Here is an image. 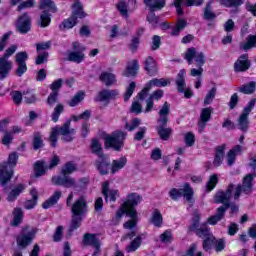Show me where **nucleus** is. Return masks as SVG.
I'll list each match as a JSON object with an SVG mask.
<instances>
[{"label": "nucleus", "instance_id": "obj_20", "mask_svg": "<svg viewBox=\"0 0 256 256\" xmlns=\"http://www.w3.org/2000/svg\"><path fill=\"white\" fill-rule=\"evenodd\" d=\"M213 113L212 107H206L201 110L199 121H198V131L199 133H203L205 127H207V123L211 121V115Z\"/></svg>", "mask_w": 256, "mask_h": 256}, {"label": "nucleus", "instance_id": "obj_25", "mask_svg": "<svg viewBox=\"0 0 256 256\" xmlns=\"http://www.w3.org/2000/svg\"><path fill=\"white\" fill-rule=\"evenodd\" d=\"M82 243L85 246L94 247V249H101V241H99L97 234H84Z\"/></svg>", "mask_w": 256, "mask_h": 256}, {"label": "nucleus", "instance_id": "obj_37", "mask_svg": "<svg viewBox=\"0 0 256 256\" xmlns=\"http://www.w3.org/2000/svg\"><path fill=\"white\" fill-rule=\"evenodd\" d=\"M139 71V62L137 60H132L128 63L126 71L123 73L124 77H135Z\"/></svg>", "mask_w": 256, "mask_h": 256}, {"label": "nucleus", "instance_id": "obj_5", "mask_svg": "<svg viewBox=\"0 0 256 256\" xmlns=\"http://www.w3.org/2000/svg\"><path fill=\"white\" fill-rule=\"evenodd\" d=\"M249 166L253 169V174H247L244 177L242 185H237L234 193V199L235 201H239V198L241 197V193H245V195H249L251 191H253V179L256 177V156H254Z\"/></svg>", "mask_w": 256, "mask_h": 256}, {"label": "nucleus", "instance_id": "obj_52", "mask_svg": "<svg viewBox=\"0 0 256 256\" xmlns=\"http://www.w3.org/2000/svg\"><path fill=\"white\" fill-rule=\"evenodd\" d=\"M75 171H77V165H75L74 162H67L64 167H62L61 169V174L63 175V177L67 176V175H71L73 173H75Z\"/></svg>", "mask_w": 256, "mask_h": 256}, {"label": "nucleus", "instance_id": "obj_54", "mask_svg": "<svg viewBox=\"0 0 256 256\" xmlns=\"http://www.w3.org/2000/svg\"><path fill=\"white\" fill-rule=\"evenodd\" d=\"M151 222L155 227H161V225H163V215L158 209L154 210L152 213Z\"/></svg>", "mask_w": 256, "mask_h": 256}, {"label": "nucleus", "instance_id": "obj_21", "mask_svg": "<svg viewBox=\"0 0 256 256\" xmlns=\"http://www.w3.org/2000/svg\"><path fill=\"white\" fill-rule=\"evenodd\" d=\"M137 2L135 0H120L117 4V9L122 17H128L129 11H135Z\"/></svg>", "mask_w": 256, "mask_h": 256}, {"label": "nucleus", "instance_id": "obj_10", "mask_svg": "<svg viewBox=\"0 0 256 256\" xmlns=\"http://www.w3.org/2000/svg\"><path fill=\"white\" fill-rule=\"evenodd\" d=\"M127 132L114 131L111 135L106 136L104 140L105 147H111L114 151H121L125 146Z\"/></svg>", "mask_w": 256, "mask_h": 256}, {"label": "nucleus", "instance_id": "obj_44", "mask_svg": "<svg viewBox=\"0 0 256 256\" xmlns=\"http://www.w3.org/2000/svg\"><path fill=\"white\" fill-rule=\"evenodd\" d=\"M13 220L11 222L12 227H19L23 223V210L21 208H15L13 211Z\"/></svg>", "mask_w": 256, "mask_h": 256}, {"label": "nucleus", "instance_id": "obj_16", "mask_svg": "<svg viewBox=\"0 0 256 256\" xmlns=\"http://www.w3.org/2000/svg\"><path fill=\"white\" fill-rule=\"evenodd\" d=\"M29 59V54L27 52L22 51L18 52L15 55V63L17 65V68L15 70V73L17 77H23L25 73H27V60Z\"/></svg>", "mask_w": 256, "mask_h": 256}, {"label": "nucleus", "instance_id": "obj_23", "mask_svg": "<svg viewBox=\"0 0 256 256\" xmlns=\"http://www.w3.org/2000/svg\"><path fill=\"white\" fill-rule=\"evenodd\" d=\"M250 68L251 61L249 60V55L247 54H242L234 63V71H236V73L248 71Z\"/></svg>", "mask_w": 256, "mask_h": 256}, {"label": "nucleus", "instance_id": "obj_57", "mask_svg": "<svg viewBox=\"0 0 256 256\" xmlns=\"http://www.w3.org/2000/svg\"><path fill=\"white\" fill-rule=\"evenodd\" d=\"M23 99L28 105L37 102V96L31 90H26L23 92Z\"/></svg>", "mask_w": 256, "mask_h": 256}, {"label": "nucleus", "instance_id": "obj_50", "mask_svg": "<svg viewBox=\"0 0 256 256\" xmlns=\"http://www.w3.org/2000/svg\"><path fill=\"white\" fill-rule=\"evenodd\" d=\"M48 166H45V162L43 161H37L34 164V173L36 177H43L45 175V171H47Z\"/></svg>", "mask_w": 256, "mask_h": 256}, {"label": "nucleus", "instance_id": "obj_41", "mask_svg": "<svg viewBox=\"0 0 256 256\" xmlns=\"http://www.w3.org/2000/svg\"><path fill=\"white\" fill-rule=\"evenodd\" d=\"M144 3L150 11H157V9L165 7V0H144Z\"/></svg>", "mask_w": 256, "mask_h": 256}, {"label": "nucleus", "instance_id": "obj_26", "mask_svg": "<svg viewBox=\"0 0 256 256\" xmlns=\"http://www.w3.org/2000/svg\"><path fill=\"white\" fill-rule=\"evenodd\" d=\"M171 113V104L169 102H164L162 107L160 108L158 115V123H161L162 125H167L169 123V114Z\"/></svg>", "mask_w": 256, "mask_h": 256}, {"label": "nucleus", "instance_id": "obj_9", "mask_svg": "<svg viewBox=\"0 0 256 256\" xmlns=\"http://www.w3.org/2000/svg\"><path fill=\"white\" fill-rule=\"evenodd\" d=\"M200 220L201 214L198 211H194L192 217V224L189 227V231H192V233H195V235H197V237H200L201 239L213 237V234H211V230L209 229V227H207V224H199Z\"/></svg>", "mask_w": 256, "mask_h": 256}, {"label": "nucleus", "instance_id": "obj_8", "mask_svg": "<svg viewBox=\"0 0 256 256\" xmlns=\"http://www.w3.org/2000/svg\"><path fill=\"white\" fill-rule=\"evenodd\" d=\"M85 17H87V14H85V11H83V4L76 1L72 5L71 17L62 22L60 29H73V27L77 25V19H85Z\"/></svg>", "mask_w": 256, "mask_h": 256}, {"label": "nucleus", "instance_id": "obj_3", "mask_svg": "<svg viewBox=\"0 0 256 256\" xmlns=\"http://www.w3.org/2000/svg\"><path fill=\"white\" fill-rule=\"evenodd\" d=\"M17 161H19V154L12 152L9 154L7 162L0 164V185H2L4 189L7 188V183H9L13 177V169L17 167Z\"/></svg>", "mask_w": 256, "mask_h": 256}, {"label": "nucleus", "instance_id": "obj_63", "mask_svg": "<svg viewBox=\"0 0 256 256\" xmlns=\"http://www.w3.org/2000/svg\"><path fill=\"white\" fill-rule=\"evenodd\" d=\"M11 33L12 32H6L1 38H0V53L2 51H5V47L9 45V39H11Z\"/></svg>", "mask_w": 256, "mask_h": 256}, {"label": "nucleus", "instance_id": "obj_45", "mask_svg": "<svg viewBox=\"0 0 256 256\" xmlns=\"http://www.w3.org/2000/svg\"><path fill=\"white\" fill-rule=\"evenodd\" d=\"M65 111V105L63 103H57V105L54 107V110L51 114V119L54 123H57L59 121V117H61V114H63Z\"/></svg>", "mask_w": 256, "mask_h": 256}, {"label": "nucleus", "instance_id": "obj_38", "mask_svg": "<svg viewBox=\"0 0 256 256\" xmlns=\"http://www.w3.org/2000/svg\"><path fill=\"white\" fill-rule=\"evenodd\" d=\"M242 147L240 145H236L233 149H231L227 154V165L231 167L235 164V159L237 155H241Z\"/></svg>", "mask_w": 256, "mask_h": 256}, {"label": "nucleus", "instance_id": "obj_60", "mask_svg": "<svg viewBox=\"0 0 256 256\" xmlns=\"http://www.w3.org/2000/svg\"><path fill=\"white\" fill-rule=\"evenodd\" d=\"M217 183H219V176L217 174H213L210 176L206 184L207 191H213L214 187H217Z\"/></svg>", "mask_w": 256, "mask_h": 256}, {"label": "nucleus", "instance_id": "obj_30", "mask_svg": "<svg viewBox=\"0 0 256 256\" xmlns=\"http://www.w3.org/2000/svg\"><path fill=\"white\" fill-rule=\"evenodd\" d=\"M227 212V207H219L216 210V214L209 217L207 220L208 225H217L219 221L225 217V213Z\"/></svg>", "mask_w": 256, "mask_h": 256}, {"label": "nucleus", "instance_id": "obj_17", "mask_svg": "<svg viewBox=\"0 0 256 256\" xmlns=\"http://www.w3.org/2000/svg\"><path fill=\"white\" fill-rule=\"evenodd\" d=\"M233 189H235L234 184L228 185L226 191H219L216 193L215 201L216 203H223L224 205L220 207H226V211L231 206V197L233 196Z\"/></svg>", "mask_w": 256, "mask_h": 256}, {"label": "nucleus", "instance_id": "obj_56", "mask_svg": "<svg viewBox=\"0 0 256 256\" xmlns=\"http://www.w3.org/2000/svg\"><path fill=\"white\" fill-rule=\"evenodd\" d=\"M217 96V87H212L204 98V105H211L213 99Z\"/></svg>", "mask_w": 256, "mask_h": 256}, {"label": "nucleus", "instance_id": "obj_12", "mask_svg": "<svg viewBox=\"0 0 256 256\" xmlns=\"http://www.w3.org/2000/svg\"><path fill=\"white\" fill-rule=\"evenodd\" d=\"M256 99L253 98L246 107H244L242 114L238 118V129L240 131H243L244 133H247L249 131V113L253 111V108L255 107Z\"/></svg>", "mask_w": 256, "mask_h": 256}, {"label": "nucleus", "instance_id": "obj_34", "mask_svg": "<svg viewBox=\"0 0 256 256\" xmlns=\"http://www.w3.org/2000/svg\"><path fill=\"white\" fill-rule=\"evenodd\" d=\"M25 191L24 184H18L16 187H14L7 196V201L9 203H13V201H16L17 197L21 195Z\"/></svg>", "mask_w": 256, "mask_h": 256}, {"label": "nucleus", "instance_id": "obj_27", "mask_svg": "<svg viewBox=\"0 0 256 256\" xmlns=\"http://www.w3.org/2000/svg\"><path fill=\"white\" fill-rule=\"evenodd\" d=\"M13 69V62L10 60H5V58H0V81H4L9 77V73Z\"/></svg>", "mask_w": 256, "mask_h": 256}, {"label": "nucleus", "instance_id": "obj_7", "mask_svg": "<svg viewBox=\"0 0 256 256\" xmlns=\"http://www.w3.org/2000/svg\"><path fill=\"white\" fill-rule=\"evenodd\" d=\"M37 235V228L31 226H25L16 236V245L18 249H27L31 243L35 240Z\"/></svg>", "mask_w": 256, "mask_h": 256}, {"label": "nucleus", "instance_id": "obj_35", "mask_svg": "<svg viewBox=\"0 0 256 256\" xmlns=\"http://www.w3.org/2000/svg\"><path fill=\"white\" fill-rule=\"evenodd\" d=\"M125 165H127L126 157H120L119 159L113 160L111 164V174L115 175V173H118V171L124 169Z\"/></svg>", "mask_w": 256, "mask_h": 256}, {"label": "nucleus", "instance_id": "obj_48", "mask_svg": "<svg viewBox=\"0 0 256 256\" xmlns=\"http://www.w3.org/2000/svg\"><path fill=\"white\" fill-rule=\"evenodd\" d=\"M246 41V43L240 44V49H242L243 51H249V49H253V47H256V35H249Z\"/></svg>", "mask_w": 256, "mask_h": 256}, {"label": "nucleus", "instance_id": "obj_24", "mask_svg": "<svg viewBox=\"0 0 256 256\" xmlns=\"http://www.w3.org/2000/svg\"><path fill=\"white\" fill-rule=\"evenodd\" d=\"M102 195L105 197V201H111L115 203L117 201V197H119V190H111L109 189V181H105L102 184Z\"/></svg>", "mask_w": 256, "mask_h": 256}, {"label": "nucleus", "instance_id": "obj_36", "mask_svg": "<svg viewBox=\"0 0 256 256\" xmlns=\"http://www.w3.org/2000/svg\"><path fill=\"white\" fill-rule=\"evenodd\" d=\"M99 80L106 85V87H111L114 83H117V78L115 74L111 72H102L100 74Z\"/></svg>", "mask_w": 256, "mask_h": 256}, {"label": "nucleus", "instance_id": "obj_33", "mask_svg": "<svg viewBox=\"0 0 256 256\" xmlns=\"http://www.w3.org/2000/svg\"><path fill=\"white\" fill-rule=\"evenodd\" d=\"M111 164L107 161V158L104 156L100 158V160H96L95 166L97 171H99L100 175H108L109 173V166Z\"/></svg>", "mask_w": 256, "mask_h": 256}, {"label": "nucleus", "instance_id": "obj_40", "mask_svg": "<svg viewBox=\"0 0 256 256\" xmlns=\"http://www.w3.org/2000/svg\"><path fill=\"white\" fill-rule=\"evenodd\" d=\"M30 195L32 196V199L27 200L24 203V207L26 209H35V207L37 205V199H39V193L37 192V190L35 188H33L30 191Z\"/></svg>", "mask_w": 256, "mask_h": 256}, {"label": "nucleus", "instance_id": "obj_55", "mask_svg": "<svg viewBox=\"0 0 256 256\" xmlns=\"http://www.w3.org/2000/svg\"><path fill=\"white\" fill-rule=\"evenodd\" d=\"M245 3V0H220V5H223L224 7H241Z\"/></svg>", "mask_w": 256, "mask_h": 256}, {"label": "nucleus", "instance_id": "obj_42", "mask_svg": "<svg viewBox=\"0 0 256 256\" xmlns=\"http://www.w3.org/2000/svg\"><path fill=\"white\" fill-rule=\"evenodd\" d=\"M224 157H225V144L216 147L214 165H216V167H219V165L223 163Z\"/></svg>", "mask_w": 256, "mask_h": 256}, {"label": "nucleus", "instance_id": "obj_46", "mask_svg": "<svg viewBox=\"0 0 256 256\" xmlns=\"http://www.w3.org/2000/svg\"><path fill=\"white\" fill-rule=\"evenodd\" d=\"M187 27V20L180 18L178 19L175 27L173 28L171 35L174 37H177L181 31H183V29H185Z\"/></svg>", "mask_w": 256, "mask_h": 256}, {"label": "nucleus", "instance_id": "obj_29", "mask_svg": "<svg viewBox=\"0 0 256 256\" xmlns=\"http://www.w3.org/2000/svg\"><path fill=\"white\" fill-rule=\"evenodd\" d=\"M156 131L162 141H169V138L173 135V129L167 128V124L158 123Z\"/></svg>", "mask_w": 256, "mask_h": 256}, {"label": "nucleus", "instance_id": "obj_47", "mask_svg": "<svg viewBox=\"0 0 256 256\" xmlns=\"http://www.w3.org/2000/svg\"><path fill=\"white\" fill-rule=\"evenodd\" d=\"M203 19L205 21H215L217 19V14L213 12V9L211 8V3H207L204 8Z\"/></svg>", "mask_w": 256, "mask_h": 256}, {"label": "nucleus", "instance_id": "obj_11", "mask_svg": "<svg viewBox=\"0 0 256 256\" xmlns=\"http://www.w3.org/2000/svg\"><path fill=\"white\" fill-rule=\"evenodd\" d=\"M72 49L68 50L66 61H71L72 63H83L85 59V46L81 45L79 42L72 43Z\"/></svg>", "mask_w": 256, "mask_h": 256}, {"label": "nucleus", "instance_id": "obj_14", "mask_svg": "<svg viewBox=\"0 0 256 256\" xmlns=\"http://www.w3.org/2000/svg\"><path fill=\"white\" fill-rule=\"evenodd\" d=\"M184 59H186L188 65H191L193 63V59H195L197 67L204 66L207 61L205 54L203 52L197 53V49L195 47H191L186 50Z\"/></svg>", "mask_w": 256, "mask_h": 256}, {"label": "nucleus", "instance_id": "obj_4", "mask_svg": "<svg viewBox=\"0 0 256 256\" xmlns=\"http://www.w3.org/2000/svg\"><path fill=\"white\" fill-rule=\"evenodd\" d=\"M58 135H62V141H65V143H71L73 141L75 129L71 128V120L66 121L61 127L56 126L51 129L49 137L51 147H57Z\"/></svg>", "mask_w": 256, "mask_h": 256}, {"label": "nucleus", "instance_id": "obj_39", "mask_svg": "<svg viewBox=\"0 0 256 256\" xmlns=\"http://www.w3.org/2000/svg\"><path fill=\"white\" fill-rule=\"evenodd\" d=\"M91 151L94 153V155H97L99 159H103V157H105V154H103V146L97 139L92 140Z\"/></svg>", "mask_w": 256, "mask_h": 256}, {"label": "nucleus", "instance_id": "obj_61", "mask_svg": "<svg viewBox=\"0 0 256 256\" xmlns=\"http://www.w3.org/2000/svg\"><path fill=\"white\" fill-rule=\"evenodd\" d=\"M148 23H150V25H152V27H157V25H159V17L157 15H155V11L150 10L147 17H146Z\"/></svg>", "mask_w": 256, "mask_h": 256}, {"label": "nucleus", "instance_id": "obj_59", "mask_svg": "<svg viewBox=\"0 0 256 256\" xmlns=\"http://www.w3.org/2000/svg\"><path fill=\"white\" fill-rule=\"evenodd\" d=\"M89 183V179L81 178L78 182H75L74 191L77 193H81L84 189H87V185Z\"/></svg>", "mask_w": 256, "mask_h": 256}, {"label": "nucleus", "instance_id": "obj_32", "mask_svg": "<svg viewBox=\"0 0 256 256\" xmlns=\"http://www.w3.org/2000/svg\"><path fill=\"white\" fill-rule=\"evenodd\" d=\"M144 69L147 71L148 75H156L157 74V61L155 58L148 56L144 62Z\"/></svg>", "mask_w": 256, "mask_h": 256}, {"label": "nucleus", "instance_id": "obj_13", "mask_svg": "<svg viewBox=\"0 0 256 256\" xmlns=\"http://www.w3.org/2000/svg\"><path fill=\"white\" fill-rule=\"evenodd\" d=\"M193 195H194L193 188H191V184L189 183H185L183 188H180V189L173 188L170 190V197L174 201H177L179 197H183L184 199H186V201L191 203V201H193Z\"/></svg>", "mask_w": 256, "mask_h": 256}, {"label": "nucleus", "instance_id": "obj_49", "mask_svg": "<svg viewBox=\"0 0 256 256\" xmlns=\"http://www.w3.org/2000/svg\"><path fill=\"white\" fill-rule=\"evenodd\" d=\"M43 143V135H41L39 132H35L32 140V147L34 151H38V149H41L44 147Z\"/></svg>", "mask_w": 256, "mask_h": 256}, {"label": "nucleus", "instance_id": "obj_28", "mask_svg": "<svg viewBox=\"0 0 256 256\" xmlns=\"http://www.w3.org/2000/svg\"><path fill=\"white\" fill-rule=\"evenodd\" d=\"M163 95L164 93L161 89H158L150 94L149 98L146 100L145 113H150V111H153V106L155 105L153 101H159V99L163 98Z\"/></svg>", "mask_w": 256, "mask_h": 256}, {"label": "nucleus", "instance_id": "obj_18", "mask_svg": "<svg viewBox=\"0 0 256 256\" xmlns=\"http://www.w3.org/2000/svg\"><path fill=\"white\" fill-rule=\"evenodd\" d=\"M168 82L164 78L161 79H152L150 80L146 86L138 93L137 97L140 101L145 100V97L149 95V91H151V87H167Z\"/></svg>", "mask_w": 256, "mask_h": 256}, {"label": "nucleus", "instance_id": "obj_22", "mask_svg": "<svg viewBox=\"0 0 256 256\" xmlns=\"http://www.w3.org/2000/svg\"><path fill=\"white\" fill-rule=\"evenodd\" d=\"M53 185H59L61 187H66V189H75L76 180L73 177L69 176H54L52 177Z\"/></svg>", "mask_w": 256, "mask_h": 256}, {"label": "nucleus", "instance_id": "obj_53", "mask_svg": "<svg viewBox=\"0 0 256 256\" xmlns=\"http://www.w3.org/2000/svg\"><path fill=\"white\" fill-rule=\"evenodd\" d=\"M83 99H85V92L83 91H79L77 92L73 98L68 102V105L70 107H77V105H79L81 103V101H83Z\"/></svg>", "mask_w": 256, "mask_h": 256}, {"label": "nucleus", "instance_id": "obj_6", "mask_svg": "<svg viewBox=\"0 0 256 256\" xmlns=\"http://www.w3.org/2000/svg\"><path fill=\"white\" fill-rule=\"evenodd\" d=\"M39 9L42 13L38 20V25L42 28L49 27L51 25V13H57V6L53 0H40Z\"/></svg>", "mask_w": 256, "mask_h": 256}, {"label": "nucleus", "instance_id": "obj_1", "mask_svg": "<svg viewBox=\"0 0 256 256\" xmlns=\"http://www.w3.org/2000/svg\"><path fill=\"white\" fill-rule=\"evenodd\" d=\"M73 197V192H71L66 199V205L67 207H70V211L72 213L71 224L68 230L69 235H71L73 231H77V229L81 227L83 217H85V215L89 211V206L87 205V197L82 195L73 203H71L73 201Z\"/></svg>", "mask_w": 256, "mask_h": 256}, {"label": "nucleus", "instance_id": "obj_51", "mask_svg": "<svg viewBox=\"0 0 256 256\" xmlns=\"http://www.w3.org/2000/svg\"><path fill=\"white\" fill-rule=\"evenodd\" d=\"M143 238H141V236H137L136 238H134L130 244L126 247V251L127 253H135V251H137L139 249V247H141V241Z\"/></svg>", "mask_w": 256, "mask_h": 256}, {"label": "nucleus", "instance_id": "obj_2", "mask_svg": "<svg viewBox=\"0 0 256 256\" xmlns=\"http://www.w3.org/2000/svg\"><path fill=\"white\" fill-rule=\"evenodd\" d=\"M141 203V195L138 193H131L127 197V201H125L120 209L116 212V218L121 219L123 215H128L132 220H128L124 223V229H134L137 223L135 219H137V210L135 207Z\"/></svg>", "mask_w": 256, "mask_h": 256}, {"label": "nucleus", "instance_id": "obj_58", "mask_svg": "<svg viewBox=\"0 0 256 256\" xmlns=\"http://www.w3.org/2000/svg\"><path fill=\"white\" fill-rule=\"evenodd\" d=\"M48 107H55L59 103V92H51L46 100Z\"/></svg>", "mask_w": 256, "mask_h": 256}, {"label": "nucleus", "instance_id": "obj_64", "mask_svg": "<svg viewBox=\"0 0 256 256\" xmlns=\"http://www.w3.org/2000/svg\"><path fill=\"white\" fill-rule=\"evenodd\" d=\"M49 60V52L44 51L43 53H39L36 57L35 64L43 65V63H47Z\"/></svg>", "mask_w": 256, "mask_h": 256}, {"label": "nucleus", "instance_id": "obj_62", "mask_svg": "<svg viewBox=\"0 0 256 256\" xmlns=\"http://www.w3.org/2000/svg\"><path fill=\"white\" fill-rule=\"evenodd\" d=\"M63 231H65V228L63 226H58L52 236V239L54 243H59L63 240Z\"/></svg>", "mask_w": 256, "mask_h": 256}, {"label": "nucleus", "instance_id": "obj_43", "mask_svg": "<svg viewBox=\"0 0 256 256\" xmlns=\"http://www.w3.org/2000/svg\"><path fill=\"white\" fill-rule=\"evenodd\" d=\"M238 91L244 95H253L256 91V82L251 81L248 84L242 85L238 88Z\"/></svg>", "mask_w": 256, "mask_h": 256}, {"label": "nucleus", "instance_id": "obj_15", "mask_svg": "<svg viewBox=\"0 0 256 256\" xmlns=\"http://www.w3.org/2000/svg\"><path fill=\"white\" fill-rule=\"evenodd\" d=\"M186 75L187 71L185 69H181L176 76L175 83L178 93H184V97L186 99H191V97H193V91H191L190 89L185 90V88L187 87V83L185 82Z\"/></svg>", "mask_w": 256, "mask_h": 256}, {"label": "nucleus", "instance_id": "obj_31", "mask_svg": "<svg viewBox=\"0 0 256 256\" xmlns=\"http://www.w3.org/2000/svg\"><path fill=\"white\" fill-rule=\"evenodd\" d=\"M63 193L59 190L55 191L43 204V209H51L54 205L59 203V199H61Z\"/></svg>", "mask_w": 256, "mask_h": 256}, {"label": "nucleus", "instance_id": "obj_19", "mask_svg": "<svg viewBox=\"0 0 256 256\" xmlns=\"http://www.w3.org/2000/svg\"><path fill=\"white\" fill-rule=\"evenodd\" d=\"M16 31L22 35H27L31 31V17L27 12L18 17L16 21Z\"/></svg>", "mask_w": 256, "mask_h": 256}]
</instances>
